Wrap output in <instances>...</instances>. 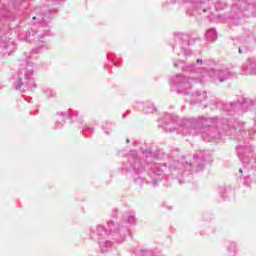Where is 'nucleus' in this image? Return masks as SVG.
I'll return each mask as SVG.
<instances>
[{"mask_svg":"<svg viewBox=\"0 0 256 256\" xmlns=\"http://www.w3.org/2000/svg\"><path fill=\"white\" fill-rule=\"evenodd\" d=\"M197 65H207V61L199 58L196 63H190L184 61H177L173 63L175 69H181L184 73H189V75H195V77H186L181 74H177L171 78L170 85L174 91L177 93H182L183 95H189L191 90V81L195 83H201V85L207 83L209 79L213 83H225L229 81L232 77H235V72L227 67L222 68H212L207 70L204 67H199Z\"/></svg>","mask_w":256,"mask_h":256,"instance_id":"obj_1","label":"nucleus"},{"mask_svg":"<svg viewBox=\"0 0 256 256\" xmlns=\"http://www.w3.org/2000/svg\"><path fill=\"white\" fill-rule=\"evenodd\" d=\"M151 156H146V167L148 169V175L151 177L150 183L157 187L158 181L169 177V175H175L177 169H183V177L189 175V173H197L205 169V163L207 161V154L203 150H198L193 156L187 155L182 157L181 162L172 160L169 163H151ZM187 171L189 173H187Z\"/></svg>","mask_w":256,"mask_h":256,"instance_id":"obj_2","label":"nucleus"},{"mask_svg":"<svg viewBox=\"0 0 256 256\" xmlns=\"http://www.w3.org/2000/svg\"><path fill=\"white\" fill-rule=\"evenodd\" d=\"M129 235V227L121 226L114 221L107 223V228L101 224L90 228V238L96 239L101 253H109L115 243H123Z\"/></svg>","mask_w":256,"mask_h":256,"instance_id":"obj_3","label":"nucleus"},{"mask_svg":"<svg viewBox=\"0 0 256 256\" xmlns=\"http://www.w3.org/2000/svg\"><path fill=\"white\" fill-rule=\"evenodd\" d=\"M221 125L223 131H229L231 125L229 120H217V118H205L199 116L197 120H186L182 126L183 135H201L204 141L211 142L221 137L217 124Z\"/></svg>","mask_w":256,"mask_h":256,"instance_id":"obj_4","label":"nucleus"},{"mask_svg":"<svg viewBox=\"0 0 256 256\" xmlns=\"http://www.w3.org/2000/svg\"><path fill=\"white\" fill-rule=\"evenodd\" d=\"M249 103H252V105L256 107V103L251 102V100L243 96H239L236 102H230L229 104H223L222 102L210 100L207 104H204V107H209L212 110L223 109V111L232 113V111H239V109H242L243 111H245V109L249 108Z\"/></svg>","mask_w":256,"mask_h":256,"instance_id":"obj_5","label":"nucleus"},{"mask_svg":"<svg viewBox=\"0 0 256 256\" xmlns=\"http://www.w3.org/2000/svg\"><path fill=\"white\" fill-rule=\"evenodd\" d=\"M195 40L192 39L189 34L175 33L172 43V49H179L183 53L184 57H189L191 55L190 45H193Z\"/></svg>","mask_w":256,"mask_h":256,"instance_id":"obj_6","label":"nucleus"},{"mask_svg":"<svg viewBox=\"0 0 256 256\" xmlns=\"http://www.w3.org/2000/svg\"><path fill=\"white\" fill-rule=\"evenodd\" d=\"M238 41L241 44L238 48L239 55H243V53L251 51V47L256 43L255 32L245 30L238 38Z\"/></svg>","mask_w":256,"mask_h":256,"instance_id":"obj_7","label":"nucleus"},{"mask_svg":"<svg viewBox=\"0 0 256 256\" xmlns=\"http://www.w3.org/2000/svg\"><path fill=\"white\" fill-rule=\"evenodd\" d=\"M126 171H134L135 173H141L145 166H143V162L139 160L137 157V152L132 151L128 156V161L124 164L123 168Z\"/></svg>","mask_w":256,"mask_h":256,"instance_id":"obj_8","label":"nucleus"},{"mask_svg":"<svg viewBox=\"0 0 256 256\" xmlns=\"http://www.w3.org/2000/svg\"><path fill=\"white\" fill-rule=\"evenodd\" d=\"M236 149L238 151V157L242 162L243 166L247 167V165H251L252 169H256V157L250 159L249 156L243 155V149H248V148L245 146H238Z\"/></svg>","mask_w":256,"mask_h":256,"instance_id":"obj_9","label":"nucleus"},{"mask_svg":"<svg viewBox=\"0 0 256 256\" xmlns=\"http://www.w3.org/2000/svg\"><path fill=\"white\" fill-rule=\"evenodd\" d=\"M242 73L243 75H256V59L255 58H249L242 65Z\"/></svg>","mask_w":256,"mask_h":256,"instance_id":"obj_10","label":"nucleus"},{"mask_svg":"<svg viewBox=\"0 0 256 256\" xmlns=\"http://www.w3.org/2000/svg\"><path fill=\"white\" fill-rule=\"evenodd\" d=\"M207 99V92L206 91H196L191 94L190 103H202Z\"/></svg>","mask_w":256,"mask_h":256,"instance_id":"obj_11","label":"nucleus"},{"mask_svg":"<svg viewBox=\"0 0 256 256\" xmlns=\"http://www.w3.org/2000/svg\"><path fill=\"white\" fill-rule=\"evenodd\" d=\"M209 0L198 1L195 4V10L201 15V13H207L209 11V6H207Z\"/></svg>","mask_w":256,"mask_h":256,"instance_id":"obj_12","label":"nucleus"},{"mask_svg":"<svg viewBox=\"0 0 256 256\" xmlns=\"http://www.w3.org/2000/svg\"><path fill=\"white\" fill-rule=\"evenodd\" d=\"M205 37L207 41H215L217 39V31L214 28L207 30Z\"/></svg>","mask_w":256,"mask_h":256,"instance_id":"obj_13","label":"nucleus"},{"mask_svg":"<svg viewBox=\"0 0 256 256\" xmlns=\"http://www.w3.org/2000/svg\"><path fill=\"white\" fill-rule=\"evenodd\" d=\"M123 219L124 221H127V223H129L130 225H134V223H136L137 221L134 215H129V214H125L123 216Z\"/></svg>","mask_w":256,"mask_h":256,"instance_id":"obj_14","label":"nucleus"},{"mask_svg":"<svg viewBox=\"0 0 256 256\" xmlns=\"http://www.w3.org/2000/svg\"><path fill=\"white\" fill-rule=\"evenodd\" d=\"M156 111L155 105L153 104H146L144 107V112L149 115L151 113H154Z\"/></svg>","mask_w":256,"mask_h":256,"instance_id":"obj_15","label":"nucleus"},{"mask_svg":"<svg viewBox=\"0 0 256 256\" xmlns=\"http://www.w3.org/2000/svg\"><path fill=\"white\" fill-rule=\"evenodd\" d=\"M162 121H176L179 122L181 119L177 116H173L171 114H166L165 117L162 119Z\"/></svg>","mask_w":256,"mask_h":256,"instance_id":"obj_16","label":"nucleus"},{"mask_svg":"<svg viewBox=\"0 0 256 256\" xmlns=\"http://www.w3.org/2000/svg\"><path fill=\"white\" fill-rule=\"evenodd\" d=\"M140 256H159L153 250L142 249Z\"/></svg>","mask_w":256,"mask_h":256,"instance_id":"obj_17","label":"nucleus"},{"mask_svg":"<svg viewBox=\"0 0 256 256\" xmlns=\"http://www.w3.org/2000/svg\"><path fill=\"white\" fill-rule=\"evenodd\" d=\"M163 129H165L167 133H173V131H175L177 128L173 127V123L169 122L163 126Z\"/></svg>","mask_w":256,"mask_h":256,"instance_id":"obj_18","label":"nucleus"},{"mask_svg":"<svg viewBox=\"0 0 256 256\" xmlns=\"http://www.w3.org/2000/svg\"><path fill=\"white\" fill-rule=\"evenodd\" d=\"M227 7V4H225L224 2L222 1H217L215 3V8H216V11H223V9H225Z\"/></svg>","mask_w":256,"mask_h":256,"instance_id":"obj_19","label":"nucleus"},{"mask_svg":"<svg viewBox=\"0 0 256 256\" xmlns=\"http://www.w3.org/2000/svg\"><path fill=\"white\" fill-rule=\"evenodd\" d=\"M67 115H69V119L73 121V119H77V114L73 110H68Z\"/></svg>","mask_w":256,"mask_h":256,"instance_id":"obj_20","label":"nucleus"},{"mask_svg":"<svg viewBox=\"0 0 256 256\" xmlns=\"http://www.w3.org/2000/svg\"><path fill=\"white\" fill-rule=\"evenodd\" d=\"M228 251L230 253V255H233V253H235V243H230V246L228 247Z\"/></svg>","mask_w":256,"mask_h":256,"instance_id":"obj_21","label":"nucleus"},{"mask_svg":"<svg viewBox=\"0 0 256 256\" xmlns=\"http://www.w3.org/2000/svg\"><path fill=\"white\" fill-rule=\"evenodd\" d=\"M180 185H183V183H185V179L182 180H178Z\"/></svg>","mask_w":256,"mask_h":256,"instance_id":"obj_22","label":"nucleus"},{"mask_svg":"<svg viewBox=\"0 0 256 256\" xmlns=\"http://www.w3.org/2000/svg\"><path fill=\"white\" fill-rule=\"evenodd\" d=\"M109 131H111V128H108V130H106L105 133L109 135Z\"/></svg>","mask_w":256,"mask_h":256,"instance_id":"obj_23","label":"nucleus"},{"mask_svg":"<svg viewBox=\"0 0 256 256\" xmlns=\"http://www.w3.org/2000/svg\"><path fill=\"white\" fill-rule=\"evenodd\" d=\"M187 14H188V15H195V14H192L191 12H189V11H187Z\"/></svg>","mask_w":256,"mask_h":256,"instance_id":"obj_24","label":"nucleus"},{"mask_svg":"<svg viewBox=\"0 0 256 256\" xmlns=\"http://www.w3.org/2000/svg\"><path fill=\"white\" fill-rule=\"evenodd\" d=\"M239 173H243V169H239Z\"/></svg>","mask_w":256,"mask_h":256,"instance_id":"obj_25","label":"nucleus"},{"mask_svg":"<svg viewBox=\"0 0 256 256\" xmlns=\"http://www.w3.org/2000/svg\"><path fill=\"white\" fill-rule=\"evenodd\" d=\"M129 141H130L129 138H127V139H126V143H129Z\"/></svg>","mask_w":256,"mask_h":256,"instance_id":"obj_26","label":"nucleus"},{"mask_svg":"<svg viewBox=\"0 0 256 256\" xmlns=\"http://www.w3.org/2000/svg\"><path fill=\"white\" fill-rule=\"evenodd\" d=\"M184 3H187V1H189V0H182Z\"/></svg>","mask_w":256,"mask_h":256,"instance_id":"obj_27","label":"nucleus"},{"mask_svg":"<svg viewBox=\"0 0 256 256\" xmlns=\"http://www.w3.org/2000/svg\"><path fill=\"white\" fill-rule=\"evenodd\" d=\"M32 19L35 20V19H37V17H33Z\"/></svg>","mask_w":256,"mask_h":256,"instance_id":"obj_28","label":"nucleus"},{"mask_svg":"<svg viewBox=\"0 0 256 256\" xmlns=\"http://www.w3.org/2000/svg\"><path fill=\"white\" fill-rule=\"evenodd\" d=\"M174 3H177V0H175Z\"/></svg>","mask_w":256,"mask_h":256,"instance_id":"obj_29","label":"nucleus"},{"mask_svg":"<svg viewBox=\"0 0 256 256\" xmlns=\"http://www.w3.org/2000/svg\"><path fill=\"white\" fill-rule=\"evenodd\" d=\"M109 57H110V56L108 55V56H107V59H109Z\"/></svg>","mask_w":256,"mask_h":256,"instance_id":"obj_30","label":"nucleus"},{"mask_svg":"<svg viewBox=\"0 0 256 256\" xmlns=\"http://www.w3.org/2000/svg\"><path fill=\"white\" fill-rule=\"evenodd\" d=\"M103 129H104V131H105V129H107V128L103 127Z\"/></svg>","mask_w":256,"mask_h":256,"instance_id":"obj_31","label":"nucleus"},{"mask_svg":"<svg viewBox=\"0 0 256 256\" xmlns=\"http://www.w3.org/2000/svg\"><path fill=\"white\" fill-rule=\"evenodd\" d=\"M135 181H137V178H134Z\"/></svg>","mask_w":256,"mask_h":256,"instance_id":"obj_32","label":"nucleus"},{"mask_svg":"<svg viewBox=\"0 0 256 256\" xmlns=\"http://www.w3.org/2000/svg\"><path fill=\"white\" fill-rule=\"evenodd\" d=\"M123 117H125V114H123Z\"/></svg>","mask_w":256,"mask_h":256,"instance_id":"obj_33","label":"nucleus"}]
</instances>
